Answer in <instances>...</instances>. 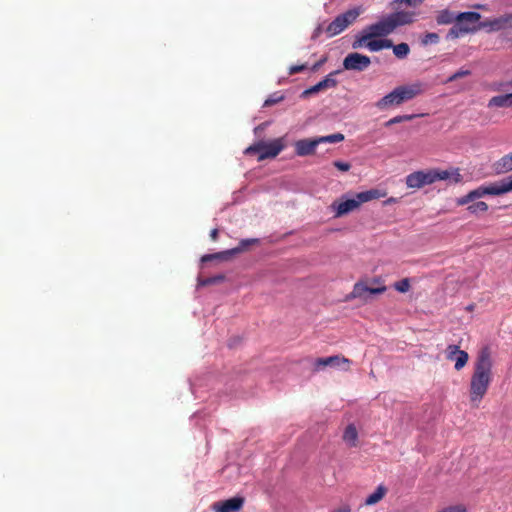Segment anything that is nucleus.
Masks as SVG:
<instances>
[{"label": "nucleus", "mask_w": 512, "mask_h": 512, "mask_svg": "<svg viewBox=\"0 0 512 512\" xmlns=\"http://www.w3.org/2000/svg\"><path fill=\"white\" fill-rule=\"evenodd\" d=\"M416 117V115H398V116H395L393 118H391L390 120H388L386 123H385V126H391L393 124H397V123H401V122H405V121H410L412 119H414Z\"/></svg>", "instance_id": "7c9ffc66"}, {"label": "nucleus", "mask_w": 512, "mask_h": 512, "mask_svg": "<svg viewBox=\"0 0 512 512\" xmlns=\"http://www.w3.org/2000/svg\"><path fill=\"white\" fill-rule=\"evenodd\" d=\"M360 15V9H350L338 15L326 28L328 37H333L344 31L349 25L354 23Z\"/></svg>", "instance_id": "6e6552de"}, {"label": "nucleus", "mask_w": 512, "mask_h": 512, "mask_svg": "<svg viewBox=\"0 0 512 512\" xmlns=\"http://www.w3.org/2000/svg\"><path fill=\"white\" fill-rule=\"evenodd\" d=\"M374 38L373 36H370V31H368V28L366 27L364 30H363V34L356 38L353 43H352V47L354 49H358V48H361V47H365V44L368 42V40Z\"/></svg>", "instance_id": "a878e982"}, {"label": "nucleus", "mask_w": 512, "mask_h": 512, "mask_svg": "<svg viewBox=\"0 0 512 512\" xmlns=\"http://www.w3.org/2000/svg\"><path fill=\"white\" fill-rule=\"evenodd\" d=\"M440 180H451L454 183H459L462 181V175L459 168L419 170L406 176V185L408 188L420 189Z\"/></svg>", "instance_id": "f03ea898"}, {"label": "nucleus", "mask_w": 512, "mask_h": 512, "mask_svg": "<svg viewBox=\"0 0 512 512\" xmlns=\"http://www.w3.org/2000/svg\"><path fill=\"white\" fill-rule=\"evenodd\" d=\"M438 512H467V509L463 504H457L445 507Z\"/></svg>", "instance_id": "72a5a7b5"}, {"label": "nucleus", "mask_w": 512, "mask_h": 512, "mask_svg": "<svg viewBox=\"0 0 512 512\" xmlns=\"http://www.w3.org/2000/svg\"><path fill=\"white\" fill-rule=\"evenodd\" d=\"M338 71H334V72H331L330 74H328L323 80H321L320 82L317 83V86L319 87V90L320 91H323V90H326V89H329V88H334L336 87L337 85V80L334 79V75L337 74Z\"/></svg>", "instance_id": "b1692460"}, {"label": "nucleus", "mask_w": 512, "mask_h": 512, "mask_svg": "<svg viewBox=\"0 0 512 512\" xmlns=\"http://www.w3.org/2000/svg\"><path fill=\"white\" fill-rule=\"evenodd\" d=\"M285 147L283 138H277L270 142L259 141L244 151L246 155L258 154V161L275 158Z\"/></svg>", "instance_id": "39448f33"}, {"label": "nucleus", "mask_w": 512, "mask_h": 512, "mask_svg": "<svg viewBox=\"0 0 512 512\" xmlns=\"http://www.w3.org/2000/svg\"><path fill=\"white\" fill-rule=\"evenodd\" d=\"M318 92H320L319 87L317 86V84H315L314 86H312V87L306 89L305 91H303L301 96L302 97H307L309 95L316 94Z\"/></svg>", "instance_id": "ea45409f"}, {"label": "nucleus", "mask_w": 512, "mask_h": 512, "mask_svg": "<svg viewBox=\"0 0 512 512\" xmlns=\"http://www.w3.org/2000/svg\"><path fill=\"white\" fill-rule=\"evenodd\" d=\"M371 64L368 56L354 52L348 54L343 60V67L346 70L364 71Z\"/></svg>", "instance_id": "9b49d317"}, {"label": "nucleus", "mask_w": 512, "mask_h": 512, "mask_svg": "<svg viewBox=\"0 0 512 512\" xmlns=\"http://www.w3.org/2000/svg\"><path fill=\"white\" fill-rule=\"evenodd\" d=\"M396 202H397V199H396V198L391 197V198L387 199V200L384 202V204H385V205H388V204H392V203H396Z\"/></svg>", "instance_id": "de8ad7c7"}, {"label": "nucleus", "mask_w": 512, "mask_h": 512, "mask_svg": "<svg viewBox=\"0 0 512 512\" xmlns=\"http://www.w3.org/2000/svg\"><path fill=\"white\" fill-rule=\"evenodd\" d=\"M471 75V71L468 70V69H459L457 72H455L454 74H452L448 79H447V82H453V81H456L457 79L459 78H462V77H466V76H469Z\"/></svg>", "instance_id": "473e14b6"}, {"label": "nucleus", "mask_w": 512, "mask_h": 512, "mask_svg": "<svg viewBox=\"0 0 512 512\" xmlns=\"http://www.w3.org/2000/svg\"><path fill=\"white\" fill-rule=\"evenodd\" d=\"M512 20V15H505L491 22L493 29L499 30Z\"/></svg>", "instance_id": "c85d7f7f"}, {"label": "nucleus", "mask_w": 512, "mask_h": 512, "mask_svg": "<svg viewBox=\"0 0 512 512\" xmlns=\"http://www.w3.org/2000/svg\"><path fill=\"white\" fill-rule=\"evenodd\" d=\"M224 279H225V276L222 274L216 275L213 277H207V278L199 279V285L208 286V285L220 283V282L224 281Z\"/></svg>", "instance_id": "c756f323"}, {"label": "nucleus", "mask_w": 512, "mask_h": 512, "mask_svg": "<svg viewBox=\"0 0 512 512\" xmlns=\"http://www.w3.org/2000/svg\"><path fill=\"white\" fill-rule=\"evenodd\" d=\"M488 107L489 108H493V107H497V108L511 107L512 108V93L493 96L488 102Z\"/></svg>", "instance_id": "a211bd4d"}, {"label": "nucleus", "mask_w": 512, "mask_h": 512, "mask_svg": "<svg viewBox=\"0 0 512 512\" xmlns=\"http://www.w3.org/2000/svg\"><path fill=\"white\" fill-rule=\"evenodd\" d=\"M343 441L349 447H356L358 443V431L354 424H349L343 433Z\"/></svg>", "instance_id": "aec40b11"}, {"label": "nucleus", "mask_w": 512, "mask_h": 512, "mask_svg": "<svg viewBox=\"0 0 512 512\" xmlns=\"http://www.w3.org/2000/svg\"><path fill=\"white\" fill-rule=\"evenodd\" d=\"M318 92H320L319 87L317 86V84H315L314 86H312V87L306 89L305 91H303L301 96L302 97H307L309 95L316 94Z\"/></svg>", "instance_id": "a19ab883"}, {"label": "nucleus", "mask_w": 512, "mask_h": 512, "mask_svg": "<svg viewBox=\"0 0 512 512\" xmlns=\"http://www.w3.org/2000/svg\"><path fill=\"white\" fill-rule=\"evenodd\" d=\"M306 68H307L306 64L292 65L289 68V75H294V74L300 73V72L304 71Z\"/></svg>", "instance_id": "4c0bfd02"}, {"label": "nucleus", "mask_w": 512, "mask_h": 512, "mask_svg": "<svg viewBox=\"0 0 512 512\" xmlns=\"http://www.w3.org/2000/svg\"><path fill=\"white\" fill-rule=\"evenodd\" d=\"M460 34H463L460 30H459V24L457 23L456 26L452 27L449 32H448V37L449 38H458L460 36Z\"/></svg>", "instance_id": "58836bf2"}, {"label": "nucleus", "mask_w": 512, "mask_h": 512, "mask_svg": "<svg viewBox=\"0 0 512 512\" xmlns=\"http://www.w3.org/2000/svg\"><path fill=\"white\" fill-rule=\"evenodd\" d=\"M367 28L370 31V36L374 38L386 37L396 30L389 15L382 17L378 22L367 26Z\"/></svg>", "instance_id": "f8f14e48"}, {"label": "nucleus", "mask_w": 512, "mask_h": 512, "mask_svg": "<svg viewBox=\"0 0 512 512\" xmlns=\"http://www.w3.org/2000/svg\"><path fill=\"white\" fill-rule=\"evenodd\" d=\"M456 18L457 23L459 24V30L462 33H469L476 31V28L469 27V24L477 23L480 20L481 15L478 12L469 11L457 14Z\"/></svg>", "instance_id": "4468645a"}, {"label": "nucleus", "mask_w": 512, "mask_h": 512, "mask_svg": "<svg viewBox=\"0 0 512 512\" xmlns=\"http://www.w3.org/2000/svg\"><path fill=\"white\" fill-rule=\"evenodd\" d=\"M327 56H323L319 61H317L312 67L311 70L313 72L319 70V68L327 61Z\"/></svg>", "instance_id": "37998d69"}, {"label": "nucleus", "mask_w": 512, "mask_h": 512, "mask_svg": "<svg viewBox=\"0 0 512 512\" xmlns=\"http://www.w3.org/2000/svg\"><path fill=\"white\" fill-rule=\"evenodd\" d=\"M385 196V192H382L378 189H370L367 191L357 193L353 198L343 199L339 203L334 202L332 206L336 211V216L340 217L358 209L360 205L363 203L379 199Z\"/></svg>", "instance_id": "20e7f679"}, {"label": "nucleus", "mask_w": 512, "mask_h": 512, "mask_svg": "<svg viewBox=\"0 0 512 512\" xmlns=\"http://www.w3.org/2000/svg\"><path fill=\"white\" fill-rule=\"evenodd\" d=\"M445 353L448 360L455 361L454 368L457 371H460L462 368H464L469 360L468 353L464 350H461L458 345H448Z\"/></svg>", "instance_id": "ddd939ff"}, {"label": "nucleus", "mask_w": 512, "mask_h": 512, "mask_svg": "<svg viewBox=\"0 0 512 512\" xmlns=\"http://www.w3.org/2000/svg\"><path fill=\"white\" fill-rule=\"evenodd\" d=\"M332 512H351V509L349 506L345 505V506H342L340 508L333 510Z\"/></svg>", "instance_id": "a18cd8bd"}, {"label": "nucleus", "mask_w": 512, "mask_h": 512, "mask_svg": "<svg viewBox=\"0 0 512 512\" xmlns=\"http://www.w3.org/2000/svg\"><path fill=\"white\" fill-rule=\"evenodd\" d=\"M333 165H334V167H336L338 170L343 171V172H347V171H349V170H350V168H351L350 163H348V162H343V161H339V160L334 161V162H333Z\"/></svg>", "instance_id": "c9c22d12"}, {"label": "nucleus", "mask_w": 512, "mask_h": 512, "mask_svg": "<svg viewBox=\"0 0 512 512\" xmlns=\"http://www.w3.org/2000/svg\"><path fill=\"white\" fill-rule=\"evenodd\" d=\"M282 100H283V96H281V95H280V96H277L276 94H274V95L269 96V97L265 100V102H264V106H265V107H269V106H272V105H274V104H276V103H278V102H280V101H282Z\"/></svg>", "instance_id": "f704fd0d"}, {"label": "nucleus", "mask_w": 512, "mask_h": 512, "mask_svg": "<svg viewBox=\"0 0 512 512\" xmlns=\"http://www.w3.org/2000/svg\"><path fill=\"white\" fill-rule=\"evenodd\" d=\"M373 286H368L363 282H357L354 284L352 292L347 296V299L359 298L364 301L368 300V296L372 294H382L387 290V287L383 284L380 278H374L372 280Z\"/></svg>", "instance_id": "1a4fd4ad"}, {"label": "nucleus", "mask_w": 512, "mask_h": 512, "mask_svg": "<svg viewBox=\"0 0 512 512\" xmlns=\"http://www.w3.org/2000/svg\"><path fill=\"white\" fill-rule=\"evenodd\" d=\"M424 0H394L392 2L393 5L395 4H401L405 3L408 6H417L418 4L422 3Z\"/></svg>", "instance_id": "e433bc0d"}, {"label": "nucleus", "mask_w": 512, "mask_h": 512, "mask_svg": "<svg viewBox=\"0 0 512 512\" xmlns=\"http://www.w3.org/2000/svg\"><path fill=\"white\" fill-rule=\"evenodd\" d=\"M511 86H512V83H511Z\"/></svg>", "instance_id": "09e8293b"}, {"label": "nucleus", "mask_w": 512, "mask_h": 512, "mask_svg": "<svg viewBox=\"0 0 512 512\" xmlns=\"http://www.w3.org/2000/svg\"><path fill=\"white\" fill-rule=\"evenodd\" d=\"M456 16L457 14H455L454 12L448 9H443L437 13L436 22L438 25H448L453 23L454 21L457 22Z\"/></svg>", "instance_id": "4be33fe9"}, {"label": "nucleus", "mask_w": 512, "mask_h": 512, "mask_svg": "<svg viewBox=\"0 0 512 512\" xmlns=\"http://www.w3.org/2000/svg\"><path fill=\"white\" fill-rule=\"evenodd\" d=\"M243 504V497H233L215 505V509L218 512H238L243 507Z\"/></svg>", "instance_id": "f3484780"}, {"label": "nucleus", "mask_w": 512, "mask_h": 512, "mask_svg": "<svg viewBox=\"0 0 512 512\" xmlns=\"http://www.w3.org/2000/svg\"><path fill=\"white\" fill-rule=\"evenodd\" d=\"M411 285L410 280L408 278H404L398 282L394 283V288L400 293H406L409 291Z\"/></svg>", "instance_id": "2f4dec72"}, {"label": "nucleus", "mask_w": 512, "mask_h": 512, "mask_svg": "<svg viewBox=\"0 0 512 512\" xmlns=\"http://www.w3.org/2000/svg\"><path fill=\"white\" fill-rule=\"evenodd\" d=\"M342 365H346L344 369L349 370L350 360L345 358L344 356L339 355L330 356L326 358H318L315 361L314 370L319 371L320 369H323L327 366L339 367Z\"/></svg>", "instance_id": "2eb2a0df"}, {"label": "nucleus", "mask_w": 512, "mask_h": 512, "mask_svg": "<svg viewBox=\"0 0 512 512\" xmlns=\"http://www.w3.org/2000/svg\"><path fill=\"white\" fill-rule=\"evenodd\" d=\"M467 210L471 214H477L478 212H486L488 210V205L483 201H479L469 205L467 207Z\"/></svg>", "instance_id": "cd10ccee"}, {"label": "nucleus", "mask_w": 512, "mask_h": 512, "mask_svg": "<svg viewBox=\"0 0 512 512\" xmlns=\"http://www.w3.org/2000/svg\"><path fill=\"white\" fill-rule=\"evenodd\" d=\"M365 47L372 52L380 51L384 48H391L392 40L372 38V39L368 40V42L365 44Z\"/></svg>", "instance_id": "412c9836"}, {"label": "nucleus", "mask_w": 512, "mask_h": 512, "mask_svg": "<svg viewBox=\"0 0 512 512\" xmlns=\"http://www.w3.org/2000/svg\"><path fill=\"white\" fill-rule=\"evenodd\" d=\"M344 140L342 133H335L317 138L301 139L295 142V153L298 156H308L315 153L316 147L321 143H338Z\"/></svg>", "instance_id": "423d86ee"}, {"label": "nucleus", "mask_w": 512, "mask_h": 512, "mask_svg": "<svg viewBox=\"0 0 512 512\" xmlns=\"http://www.w3.org/2000/svg\"><path fill=\"white\" fill-rule=\"evenodd\" d=\"M415 12L412 11H396L389 14L392 23L394 24V28H398L399 26L409 25L415 21Z\"/></svg>", "instance_id": "dca6fc26"}, {"label": "nucleus", "mask_w": 512, "mask_h": 512, "mask_svg": "<svg viewBox=\"0 0 512 512\" xmlns=\"http://www.w3.org/2000/svg\"><path fill=\"white\" fill-rule=\"evenodd\" d=\"M386 494V488L383 486H378L377 489L370 494L366 500L365 505H374L378 503Z\"/></svg>", "instance_id": "5701e85b"}, {"label": "nucleus", "mask_w": 512, "mask_h": 512, "mask_svg": "<svg viewBox=\"0 0 512 512\" xmlns=\"http://www.w3.org/2000/svg\"><path fill=\"white\" fill-rule=\"evenodd\" d=\"M512 191V175L496 183L487 186H480L469 192L472 201L485 195H502Z\"/></svg>", "instance_id": "0eeeda50"}, {"label": "nucleus", "mask_w": 512, "mask_h": 512, "mask_svg": "<svg viewBox=\"0 0 512 512\" xmlns=\"http://www.w3.org/2000/svg\"><path fill=\"white\" fill-rule=\"evenodd\" d=\"M393 49V53L394 55L399 58V59H403L405 57H407V55L409 54L410 52V47L407 43H399L397 45H394L392 43V47Z\"/></svg>", "instance_id": "393cba45"}, {"label": "nucleus", "mask_w": 512, "mask_h": 512, "mask_svg": "<svg viewBox=\"0 0 512 512\" xmlns=\"http://www.w3.org/2000/svg\"><path fill=\"white\" fill-rule=\"evenodd\" d=\"M494 170L497 174H504L512 171V152L504 155L494 163Z\"/></svg>", "instance_id": "6ab92c4d"}, {"label": "nucleus", "mask_w": 512, "mask_h": 512, "mask_svg": "<svg viewBox=\"0 0 512 512\" xmlns=\"http://www.w3.org/2000/svg\"><path fill=\"white\" fill-rule=\"evenodd\" d=\"M322 33V28L321 26H318L314 31H313V34H312V39H317Z\"/></svg>", "instance_id": "c03bdc74"}, {"label": "nucleus", "mask_w": 512, "mask_h": 512, "mask_svg": "<svg viewBox=\"0 0 512 512\" xmlns=\"http://www.w3.org/2000/svg\"><path fill=\"white\" fill-rule=\"evenodd\" d=\"M440 41V36L435 32H428L423 35L421 38V44L423 46H427L429 44H438Z\"/></svg>", "instance_id": "bb28decb"}, {"label": "nucleus", "mask_w": 512, "mask_h": 512, "mask_svg": "<svg viewBox=\"0 0 512 512\" xmlns=\"http://www.w3.org/2000/svg\"><path fill=\"white\" fill-rule=\"evenodd\" d=\"M259 242H260V240L258 238L242 239L239 242V245L236 248L229 249V250H226V251L217 252V253H214V254H206V255H204L201 258V261L202 262H208V261H212L214 259L228 260L233 255L241 253V252L247 250L249 246L257 245V244H259Z\"/></svg>", "instance_id": "9d476101"}, {"label": "nucleus", "mask_w": 512, "mask_h": 512, "mask_svg": "<svg viewBox=\"0 0 512 512\" xmlns=\"http://www.w3.org/2000/svg\"><path fill=\"white\" fill-rule=\"evenodd\" d=\"M493 358L489 346L482 347L476 356L469 383V398L474 407H479L493 381Z\"/></svg>", "instance_id": "f257e3e1"}, {"label": "nucleus", "mask_w": 512, "mask_h": 512, "mask_svg": "<svg viewBox=\"0 0 512 512\" xmlns=\"http://www.w3.org/2000/svg\"><path fill=\"white\" fill-rule=\"evenodd\" d=\"M469 202H472V199H471V196H470V194H469V193H468V194H466V195H464V196H462V197H460V198L457 200V204H458V205H461V206H462V205H466V204H468Z\"/></svg>", "instance_id": "79ce46f5"}, {"label": "nucleus", "mask_w": 512, "mask_h": 512, "mask_svg": "<svg viewBox=\"0 0 512 512\" xmlns=\"http://www.w3.org/2000/svg\"><path fill=\"white\" fill-rule=\"evenodd\" d=\"M210 238L213 240V241H216L217 238H218V229H213L211 230L210 232Z\"/></svg>", "instance_id": "49530a36"}, {"label": "nucleus", "mask_w": 512, "mask_h": 512, "mask_svg": "<svg viewBox=\"0 0 512 512\" xmlns=\"http://www.w3.org/2000/svg\"><path fill=\"white\" fill-rule=\"evenodd\" d=\"M423 92L424 85L421 82L401 85L378 100L376 102V107L380 110H385L391 106H399L404 102L414 99Z\"/></svg>", "instance_id": "7ed1b4c3"}]
</instances>
